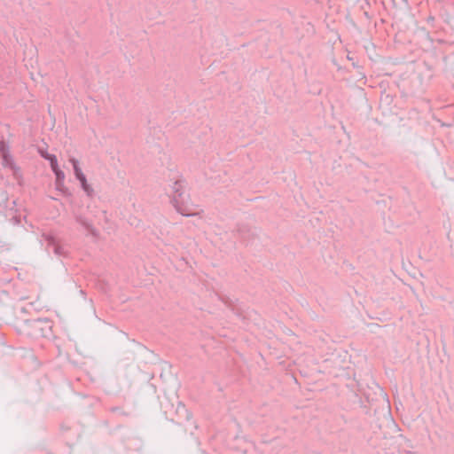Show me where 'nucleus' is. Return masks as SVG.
I'll list each match as a JSON object with an SVG mask.
<instances>
[{"instance_id":"1","label":"nucleus","mask_w":454,"mask_h":454,"mask_svg":"<svg viewBox=\"0 0 454 454\" xmlns=\"http://www.w3.org/2000/svg\"><path fill=\"white\" fill-rule=\"evenodd\" d=\"M52 322L48 318L27 319L23 322L20 331L33 339L48 338L51 335Z\"/></svg>"},{"instance_id":"2","label":"nucleus","mask_w":454,"mask_h":454,"mask_svg":"<svg viewBox=\"0 0 454 454\" xmlns=\"http://www.w3.org/2000/svg\"><path fill=\"white\" fill-rule=\"evenodd\" d=\"M185 188V180L183 178H178L169 185L168 193L171 199V203L176 211L184 216H192L195 214L189 213L184 207Z\"/></svg>"},{"instance_id":"3","label":"nucleus","mask_w":454,"mask_h":454,"mask_svg":"<svg viewBox=\"0 0 454 454\" xmlns=\"http://www.w3.org/2000/svg\"><path fill=\"white\" fill-rule=\"evenodd\" d=\"M69 161L72 164L76 179L79 180L81 184L82 189L87 194L88 197L92 198L94 196V190L91 187V185L88 184L87 178L85 175L82 173V168H80L79 160L75 158H70Z\"/></svg>"},{"instance_id":"4","label":"nucleus","mask_w":454,"mask_h":454,"mask_svg":"<svg viewBox=\"0 0 454 454\" xmlns=\"http://www.w3.org/2000/svg\"><path fill=\"white\" fill-rule=\"evenodd\" d=\"M2 164L5 168H9L12 170V175L15 179L20 180L21 178V173L20 168L15 164L12 156L10 152L4 153L2 156Z\"/></svg>"},{"instance_id":"5","label":"nucleus","mask_w":454,"mask_h":454,"mask_svg":"<svg viewBox=\"0 0 454 454\" xmlns=\"http://www.w3.org/2000/svg\"><path fill=\"white\" fill-rule=\"evenodd\" d=\"M43 237L47 241V249L52 247L53 253L58 256H65L66 251L63 247H61L57 239L51 234H43Z\"/></svg>"},{"instance_id":"6","label":"nucleus","mask_w":454,"mask_h":454,"mask_svg":"<svg viewBox=\"0 0 454 454\" xmlns=\"http://www.w3.org/2000/svg\"><path fill=\"white\" fill-rule=\"evenodd\" d=\"M75 221L81 224L85 230H87L90 233L96 236L97 235V230L94 228L92 223L84 216L81 215H76L74 216Z\"/></svg>"},{"instance_id":"7","label":"nucleus","mask_w":454,"mask_h":454,"mask_svg":"<svg viewBox=\"0 0 454 454\" xmlns=\"http://www.w3.org/2000/svg\"><path fill=\"white\" fill-rule=\"evenodd\" d=\"M38 153L42 158L49 160L51 168L56 167V164H58V160H57L56 155L48 153V152L46 150H43L42 148L38 149Z\"/></svg>"},{"instance_id":"8","label":"nucleus","mask_w":454,"mask_h":454,"mask_svg":"<svg viewBox=\"0 0 454 454\" xmlns=\"http://www.w3.org/2000/svg\"><path fill=\"white\" fill-rule=\"evenodd\" d=\"M51 168L55 174V182L58 183V184H61L65 180V173L59 168L58 164H56V167Z\"/></svg>"},{"instance_id":"9","label":"nucleus","mask_w":454,"mask_h":454,"mask_svg":"<svg viewBox=\"0 0 454 454\" xmlns=\"http://www.w3.org/2000/svg\"><path fill=\"white\" fill-rule=\"evenodd\" d=\"M5 152H9V148H8V146L6 145V144L4 141H1L0 142V154H1V157L4 155V153H5Z\"/></svg>"},{"instance_id":"10","label":"nucleus","mask_w":454,"mask_h":454,"mask_svg":"<svg viewBox=\"0 0 454 454\" xmlns=\"http://www.w3.org/2000/svg\"><path fill=\"white\" fill-rule=\"evenodd\" d=\"M238 231L239 232V234L241 235V237H242L243 239H247V227H246V226H240V227H239Z\"/></svg>"},{"instance_id":"11","label":"nucleus","mask_w":454,"mask_h":454,"mask_svg":"<svg viewBox=\"0 0 454 454\" xmlns=\"http://www.w3.org/2000/svg\"><path fill=\"white\" fill-rule=\"evenodd\" d=\"M55 184H56L57 190L61 191V192L64 191V189H65L64 182L61 184H58V183L55 182Z\"/></svg>"}]
</instances>
